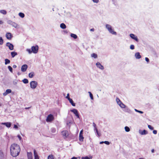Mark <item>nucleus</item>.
Masks as SVG:
<instances>
[{
	"mask_svg": "<svg viewBox=\"0 0 159 159\" xmlns=\"http://www.w3.org/2000/svg\"><path fill=\"white\" fill-rule=\"evenodd\" d=\"M20 146L15 143L12 144L10 147L11 155L15 157L18 156L20 152Z\"/></svg>",
	"mask_w": 159,
	"mask_h": 159,
	"instance_id": "1",
	"label": "nucleus"
},
{
	"mask_svg": "<svg viewBox=\"0 0 159 159\" xmlns=\"http://www.w3.org/2000/svg\"><path fill=\"white\" fill-rule=\"evenodd\" d=\"M106 26V28L110 33L114 35L116 34H117L116 32L114 31L113 29L112 28L111 26L110 25L107 24Z\"/></svg>",
	"mask_w": 159,
	"mask_h": 159,
	"instance_id": "2",
	"label": "nucleus"
},
{
	"mask_svg": "<svg viewBox=\"0 0 159 159\" xmlns=\"http://www.w3.org/2000/svg\"><path fill=\"white\" fill-rule=\"evenodd\" d=\"M31 50L33 53H37L38 51L39 47L37 45L35 46H33L31 47Z\"/></svg>",
	"mask_w": 159,
	"mask_h": 159,
	"instance_id": "3",
	"label": "nucleus"
},
{
	"mask_svg": "<svg viewBox=\"0 0 159 159\" xmlns=\"http://www.w3.org/2000/svg\"><path fill=\"white\" fill-rule=\"evenodd\" d=\"M37 85V83L35 81H32L30 83V87L33 89H35Z\"/></svg>",
	"mask_w": 159,
	"mask_h": 159,
	"instance_id": "4",
	"label": "nucleus"
},
{
	"mask_svg": "<svg viewBox=\"0 0 159 159\" xmlns=\"http://www.w3.org/2000/svg\"><path fill=\"white\" fill-rule=\"evenodd\" d=\"M61 134L63 136L64 139H66L69 135V133L68 131L64 130L61 132Z\"/></svg>",
	"mask_w": 159,
	"mask_h": 159,
	"instance_id": "5",
	"label": "nucleus"
},
{
	"mask_svg": "<svg viewBox=\"0 0 159 159\" xmlns=\"http://www.w3.org/2000/svg\"><path fill=\"white\" fill-rule=\"evenodd\" d=\"M54 119L53 116L50 114L49 115L46 119V121L47 122H50L52 121Z\"/></svg>",
	"mask_w": 159,
	"mask_h": 159,
	"instance_id": "6",
	"label": "nucleus"
},
{
	"mask_svg": "<svg viewBox=\"0 0 159 159\" xmlns=\"http://www.w3.org/2000/svg\"><path fill=\"white\" fill-rule=\"evenodd\" d=\"M116 102L122 108H125V106L123 103L121 102L120 100H116Z\"/></svg>",
	"mask_w": 159,
	"mask_h": 159,
	"instance_id": "7",
	"label": "nucleus"
},
{
	"mask_svg": "<svg viewBox=\"0 0 159 159\" xmlns=\"http://www.w3.org/2000/svg\"><path fill=\"white\" fill-rule=\"evenodd\" d=\"M6 46L8 47L10 50H12L13 49L14 46L11 43L9 42L7 43L6 44Z\"/></svg>",
	"mask_w": 159,
	"mask_h": 159,
	"instance_id": "8",
	"label": "nucleus"
},
{
	"mask_svg": "<svg viewBox=\"0 0 159 159\" xmlns=\"http://www.w3.org/2000/svg\"><path fill=\"white\" fill-rule=\"evenodd\" d=\"M6 38L8 40H10L13 37L12 34L10 33H7L6 35Z\"/></svg>",
	"mask_w": 159,
	"mask_h": 159,
	"instance_id": "9",
	"label": "nucleus"
},
{
	"mask_svg": "<svg viewBox=\"0 0 159 159\" xmlns=\"http://www.w3.org/2000/svg\"><path fill=\"white\" fill-rule=\"evenodd\" d=\"M28 68V66L26 64L22 65L21 67V70L22 72H25L26 71Z\"/></svg>",
	"mask_w": 159,
	"mask_h": 159,
	"instance_id": "10",
	"label": "nucleus"
},
{
	"mask_svg": "<svg viewBox=\"0 0 159 159\" xmlns=\"http://www.w3.org/2000/svg\"><path fill=\"white\" fill-rule=\"evenodd\" d=\"M130 37L132 39H134V40H135L137 42H138L139 41V39H138L137 37V36H135L134 34H130Z\"/></svg>",
	"mask_w": 159,
	"mask_h": 159,
	"instance_id": "11",
	"label": "nucleus"
},
{
	"mask_svg": "<svg viewBox=\"0 0 159 159\" xmlns=\"http://www.w3.org/2000/svg\"><path fill=\"white\" fill-rule=\"evenodd\" d=\"M139 133L141 135H145L148 133L147 131L145 130H143V131L139 130Z\"/></svg>",
	"mask_w": 159,
	"mask_h": 159,
	"instance_id": "12",
	"label": "nucleus"
},
{
	"mask_svg": "<svg viewBox=\"0 0 159 159\" xmlns=\"http://www.w3.org/2000/svg\"><path fill=\"white\" fill-rule=\"evenodd\" d=\"M96 65L97 67L102 70L104 69L103 66L99 62H97L96 64Z\"/></svg>",
	"mask_w": 159,
	"mask_h": 159,
	"instance_id": "13",
	"label": "nucleus"
},
{
	"mask_svg": "<svg viewBox=\"0 0 159 159\" xmlns=\"http://www.w3.org/2000/svg\"><path fill=\"white\" fill-rule=\"evenodd\" d=\"M2 125H6L7 127L9 128L11 127V123L10 122H5L2 124Z\"/></svg>",
	"mask_w": 159,
	"mask_h": 159,
	"instance_id": "14",
	"label": "nucleus"
},
{
	"mask_svg": "<svg viewBox=\"0 0 159 159\" xmlns=\"http://www.w3.org/2000/svg\"><path fill=\"white\" fill-rule=\"evenodd\" d=\"M34 159H39V157L38 156L37 153L35 150H34Z\"/></svg>",
	"mask_w": 159,
	"mask_h": 159,
	"instance_id": "15",
	"label": "nucleus"
},
{
	"mask_svg": "<svg viewBox=\"0 0 159 159\" xmlns=\"http://www.w3.org/2000/svg\"><path fill=\"white\" fill-rule=\"evenodd\" d=\"M11 92V90L10 89H7L6 90L5 92L3 93V95L4 96L6 95L7 94Z\"/></svg>",
	"mask_w": 159,
	"mask_h": 159,
	"instance_id": "16",
	"label": "nucleus"
},
{
	"mask_svg": "<svg viewBox=\"0 0 159 159\" xmlns=\"http://www.w3.org/2000/svg\"><path fill=\"white\" fill-rule=\"evenodd\" d=\"M135 57L137 59H140L141 57V56L140 54V53L139 52L136 53L135 54Z\"/></svg>",
	"mask_w": 159,
	"mask_h": 159,
	"instance_id": "17",
	"label": "nucleus"
},
{
	"mask_svg": "<svg viewBox=\"0 0 159 159\" xmlns=\"http://www.w3.org/2000/svg\"><path fill=\"white\" fill-rule=\"evenodd\" d=\"M84 137L83 134H79V140L80 141L82 142L83 141Z\"/></svg>",
	"mask_w": 159,
	"mask_h": 159,
	"instance_id": "18",
	"label": "nucleus"
},
{
	"mask_svg": "<svg viewBox=\"0 0 159 159\" xmlns=\"http://www.w3.org/2000/svg\"><path fill=\"white\" fill-rule=\"evenodd\" d=\"M11 55L12 57H14L16 56L17 55V53L16 52H11Z\"/></svg>",
	"mask_w": 159,
	"mask_h": 159,
	"instance_id": "19",
	"label": "nucleus"
},
{
	"mask_svg": "<svg viewBox=\"0 0 159 159\" xmlns=\"http://www.w3.org/2000/svg\"><path fill=\"white\" fill-rule=\"evenodd\" d=\"M60 27L62 29H65L66 28V25L64 23H61L60 24Z\"/></svg>",
	"mask_w": 159,
	"mask_h": 159,
	"instance_id": "20",
	"label": "nucleus"
},
{
	"mask_svg": "<svg viewBox=\"0 0 159 159\" xmlns=\"http://www.w3.org/2000/svg\"><path fill=\"white\" fill-rule=\"evenodd\" d=\"M11 24L15 28L17 27L18 26V25L14 22H11Z\"/></svg>",
	"mask_w": 159,
	"mask_h": 159,
	"instance_id": "21",
	"label": "nucleus"
},
{
	"mask_svg": "<svg viewBox=\"0 0 159 159\" xmlns=\"http://www.w3.org/2000/svg\"><path fill=\"white\" fill-rule=\"evenodd\" d=\"M5 65H7V64H9L10 62V60L7 59H5Z\"/></svg>",
	"mask_w": 159,
	"mask_h": 159,
	"instance_id": "22",
	"label": "nucleus"
},
{
	"mask_svg": "<svg viewBox=\"0 0 159 159\" xmlns=\"http://www.w3.org/2000/svg\"><path fill=\"white\" fill-rule=\"evenodd\" d=\"M70 36L75 39H76L77 38V36L76 35L74 34H71Z\"/></svg>",
	"mask_w": 159,
	"mask_h": 159,
	"instance_id": "23",
	"label": "nucleus"
},
{
	"mask_svg": "<svg viewBox=\"0 0 159 159\" xmlns=\"http://www.w3.org/2000/svg\"><path fill=\"white\" fill-rule=\"evenodd\" d=\"M34 75V72H31L29 74V76L30 78H32Z\"/></svg>",
	"mask_w": 159,
	"mask_h": 159,
	"instance_id": "24",
	"label": "nucleus"
},
{
	"mask_svg": "<svg viewBox=\"0 0 159 159\" xmlns=\"http://www.w3.org/2000/svg\"><path fill=\"white\" fill-rule=\"evenodd\" d=\"M4 157V154L3 152L1 151H0V158L2 159Z\"/></svg>",
	"mask_w": 159,
	"mask_h": 159,
	"instance_id": "25",
	"label": "nucleus"
},
{
	"mask_svg": "<svg viewBox=\"0 0 159 159\" xmlns=\"http://www.w3.org/2000/svg\"><path fill=\"white\" fill-rule=\"evenodd\" d=\"M91 57L95 58H96L98 56L96 54L93 53L91 54Z\"/></svg>",
	"mask_w": 159,
	"mask_h": 159,
	"instance_id": "26",
	"label": "nucleus"
},
{
	"mask_svg": "<svg viewBox=\"0 0 159 159\" xmlns=\"http://www.w3.org/2000/svg\"><path fill=\"white\" fill-rule=\"evenodd\" d=\"M22 82L25 84H27L29 82L28 80L26 79H24L22 80Z\"/></svg>",
	"mask_w": 159,
	"mask_h": 159,
	"instance_id": "27",
	"label": "nucleus"
},
{
	"mask_svg": "<svg viewBox=\"0 0 159 159\" xmlns=\"http://www.w3.org/2000/svg\"><path fill=\"white\" fill-rule=\"evenodd\" d=\"M19 15L20 16L21 18H23L25 16V15L23 13L20 12L19 14Z\"/></svg>",
	"mask_w": 159,
	"mask_h": 159,
	"instance_id": "28",
	"label": "nucleus"
},
{
	"mask_svg": "<svg viewBox=\"0 0 159 159\" xmlns=\"http://www.w3.org/2000/svg\"><path fill=\"white\" fill-rule=\"evenodd\" d=\"M48 159H54L53 156L52 155H50L48 156Z\"/></svg>",
	"mask_w": 159,
	"mask_h": 159,
	"instance_id": "29",
	"label": "nucleus"
},
{
	"mask_svg": "<svg viewBox=\"0 0 159 159\" xmlns=\"http://www.w3.org/2000/svg\"><path fill=\"white\" fill-rule=\"evenodd\" d=\"M71 104L73 106H75V103H74L73 101V100H69Z\"/></svg>",
	"mask_w": 159,
	"mask_h": 159,
	"instance_id": "30",
	"label": "nucleus"
},
{
	"mask_svg": "<svg viewBox=\"0 0 159 159\" xmlns=\"http://www.w3.org/2000/svg\"><path fill=\"white\" fill-rule=\"evenodd\" d=\"M0 12L4 15L6 14L7 13V11L5 10H1L0 11Z\"/></svg>",
	"mask_w": 159,
	"mask_h": 159,
	"instance_id": "31",
	"label": "nucleus"
},
{
	"mask_svg": "<svg viewBox=\"0 0 159 159\" xmlns=\"http://www.w3.org/2000/svg\"><path fill=\"white\" fill-rule=\"evenodd\" d=\"M71 111L73 112L74 114H77V113H78V111L77 110L75 109H74L72 110H71Z\"/></svg>",
	"mask_w": 159,
	"mask_h": 159,
	"instance_id": "32",
	"label": "nucleus"
},
{
	"mask_svg": "<svg viewBox=\"0 0 159 159\" xmlns=\"http://www.w3.org/2000/svg\"><path fill=\"white\" fill-rule=\"evenodd\" d=\"M126 131L128 132L130 131L129 128L128 126H125V128Z\"/></svg>",
	"mask_w": 159,
	"mask_h": 159,
	"instance_id": "33",
	"label": "nucleus"
},
{
	"mask_svg": "<svg viewBox=\"0 0 159 159\" xmlns=\"http://www.w3.org/2000/svg\"><path fill=\"white\" fill-rule=\"evenodd\" d=\"M88 93H89V96L90 98L91 99H93V94H92L90 92H89Z\"/></svg>",
	"mask_w": 159,
	"mask_h": 159,
	"instance_id": "34",
	"label": "nucleus"
},
{
	"mask_svg": "<svg viewBox=\"0 0 159 159\" xmlns=\"http://www.w3.org/2000/svg\"><path fill=\"white\" fill-rule=\"evenodd\" d=\"M95 130L96 131V133H97L98 136H99V137L101 136V134L100 133H99L98 132L97 129H96Z\"/></svg>",
	"mask_w": 159,
	"mask_h": 159,
	"instance_id": "35",
	"label": "nucleus"
},
{
	"mask_svg": "<svg viewBox=\"0 0 159 159\" xmlns=\"http://www.w3.org/2000/svg\"><path fill=\"white\" fill-rule=\"evenodd\" d=\"M3 43V40L2 37H0V45H2Z\"/></svg>",
	"mask_w": 159,
	"mask_h": 159,
	"instance_id": "36",
	"label": "nucleus"
},
{
	"mask_svg": "<svg viewBox=\"0 0 159 159\" xmlns=\"http://www.w3.org/2000/svg\"><path fill=\"white\" fill-rule=\"evenodd\" d=\"M8 68L10 72H12V69L11 66H8Z\"/></svg>",
	"mask_w": 159,
	"mask_h": 159,
	"instance_id": "37",
	"label": "nucleus"
},
{
	"mask_svg": "<svg viewBox=\"0 0 159 159\" xmlns=\"http://www.w3.org/2000/svg\"><path fill=\"white\" fill-rule=\"evenodd\" d=\"M134 110L137 112H139L141 114H143V112L141 111H139L137 110V109H135Z\"/></svg>",
	"mask_w": 159,
	"mask_h": 159,
	"instance_id": "38",
	"label": "nucleus"
},
{
	"mask_svg": "<svg viewBox=\"0 0 159 159\" xmlns=\"http://www.w3.org/2000/svg\"><path fill=\"white\" fill-rule=\"evenodd\" d=\"M26 51L29 53H31L32 52V50H30V49H27Z\"/></svg>",
	"mask_w": 159,
	"mask_h": 159,
	"instance_id": "39",
	"label": "nucleus"
},
{
	"mask_svg": "<svg viewBox=\"0 0 159 159\" xmlns=\"http://www.w3.org/2000/svg\"><path fill=\"white\" fill-rule=\"evenodd\" d=\"M148 127L151 130H152L153 129V128L150 125H148Z\"/></svg>",
	"mask_w": 159,
	"mask_h": 159,
	"instance_id": "40",
	"label": "nucleus"
},
{
	"mask_svg": "<svg viewBox=\"0 0 159 159\" xmlns=\"http://www.w3.org/2000/svg\"><path fill=\"white\" fill-rule=\"evenodd\" d=\"M130 49L133 50L134 48V46L133 45H131L130 47Z\"/></svg>",
	"mask_w": 159,
	"mask_h": 159,
	"instance_id": "41",
	"label": "nucleus"
},
{
	"mask_svg": "<svg viewBox=\"0 0 159 159\" xmlns=\"http://www.w3.org/2000/svg\"><path fill=\"white\" fill-rule=\"evenodd\" d=\"M56 131V130L55 129L52 128L51 129V132L53 133H54Z\"/></svg>",
	"mask_w": 159,
	"mask_h": 159,
	"instance_id": "42",
	"label": "nucleus"
},
{
	"mask_svg": "<svg viewBox=\"0 0 159 159\" xmlns=\"http://www.w3.org/2000/svg\"><path fill=\"white\" fill-rule=\"evenodd\" d=\"M81 159H92L91 158H89V157H88L87 156L84 157H82L81 158Z\"/></svg>",
	"mask_w": 159,
	"mask_h": 159,
	"instance_id": "43",
	"label": "nucleus"
},
{
	"mask_svg": "<svg viewBox=\"0 0 159 159\" xmlns=\"http://www.w3.org/2000/svg\"><path fill=\"white\" fill-rule=\"evenodd\" d=\"M66 98H67L68 99H72L70 98L69 93L67 94V96L66 97Z\"/></svg>",
	"mask_w": 159,
	"mask_h": 159,
	"instance_id": "44",
	"label": "nucleus"
},
{
	"mask_svg": "<svg viewBox=\"0 0 159 159\" xmlns=\"http://www.w3.org/2000/svg\"><path fill=\"white\" fill-rule=\"evenodd\" d=\"M93 125L94 128V130L96 129H97V128H96V124L94 123H93Z\"/></svg>",
	"mask_w": 159,
	"mask_h": 159,
	"instance_id": "45",
	"label": "nucleus"
},
{
	"mask_svg": "<svg viewBox=\"0 0 159 159\" xmlns=\"http://www.w3.org/2000/svg\"><path fill=\"white\" fill-rule=\"evenodd\" d=\"M104 143L107 145H109L110 144L109 142L107 141H105L104 142Z\"/></svg>",
	"mask_w": 159,
	"mask_h": 159,
	"instance_id": "46",
	"label": "nucleus"
},
{
	"mask_svg": "<svg viewBox=\"0 0 159 159\" xmlns=\"http://www.w3.org/2000/svg\"><path fill=\"white\" fill-rule=\"evenodd\" d=\"M145 60L147 62H149V59L148 57H145Z\"/></svg>",
	"mask_w": 159,
	"mask_h": 159,
	"instance_id": "47",
	"label": "nucleus"
},
{
	"mask_svg": "<svg viewBox=\"0 0 159 159\" xmlns=\"http://www.w3.org/2000/svg\"><path fill=\"white\" fill-rule=\"evenodd\" d=\"M93 2L95 3H98L99 2V0H93Z\"/></svg>",
	"mask_w": 159,
	"mask_h": 159,
	"instance_id": "48",
	"label": "nucleus"
},
{
	"mask_svg": "<svg viewBox=\"0 0 159 159\" xmlns=\"http://www.w3.org/2000/svg\"><path fill=\"white\" fill-rule=\"evenodd\" d=\"M126 112H128L129 113H130L131 112V111L130 110H129V109H127V110H126Z\"/></svg>",
	"mask_w": 159,
	"mask_h": 159,
	"instance_id": "49",
	"label": "nucleus"
},
{
	"mask_svg": "<svg viewBox=\"0 0 159 159\" xmlns=\"http://www.w3.org/2000/svg\"><path fill=\"white\" fill-rule=\"evenodd\" d=\"M153 133L154 134H157V130H154L153 131Z\"/></svg>",
	"mask_w": 159,
	"mask_h": 159,
	"instance_id": "50",
	"label": "nucleus"
},
{
	"mask_svg": "<svg viewBox=\"0 0 159 159\" xmlns=\"http://www.w3.org/2000/svg\"><path fill=\"white\" fill-rule=\"evenodd\" d=\"M17 137L20 140H21V137L19 135H18L17 136Z\"/></svg>",
	"mask_w": 159,
	"mask_h": 159,
	"instance_id": "51",
	"label": "nucleus"
},
{
	"mask_svg": "<svg viewBox=\"0 0 159 159\" xmlns=\"http://www.w3.org/2000/svg\"><path fill=\"white\" fill-rule=\"evenodd\" d=\"M83 129H82V130H81L80 133L79 134H83Z\"/></svg>",
	"mask_w": 159,
	"mask_h": 159,
	"instance_id": "52",
	"label": "nucleus"
},
{
	"mask_svg": "<svg viewBox=\"0 0 159 159\" xmlns=\"http://www.w3.org/2000/svg\"><path fill=\"white\" fill-rule=\"evenodd\" d=\"M14 128L15 129H18V127L16 125H14Z\"/></svg>",
	"mask_w": 159,
	"mask_h": 159,
	"instance_id": "53",
	"label": "nucleus"
},
{
	"mask_svg": "<svg viewBox=\"0 0 159 159\" xmlns=\"http://www.w3.org/2000/svg\"><path fill=\"white\" fill-rule=\"evenodd\" d=\"M75 115L78 118H79V114L78 113V112L77 113V114H75Z\"/></svg>",
	"mask_w": 159,
	"mask_h": 159,
	"instance_id": "54",
	"label": "nucleus"
},
{
	"mask_svg": "<svg viewBox=\"0 0 159 159\" xmlns=\"http://www.w3.org/2000/svg\"><path fill=\"white\" fill-rule=\"evenodd\" d=\"M75 115L78 118H79V114L78 113V112L77 113V114H75Z\"/></svg>",
	"mask_w": 159,
	"mask_h": 159,
	"instance_id": "55",
	"label": "nucleus"
},
{
	"mask_svg": "<svg viewBox=\"0 0 159 159\" xmlns=\"http://www.w3.org/2000/svg\"><path fill=\"white\" fill-rule=\"evenodd\" d=\"M94 29L93 28L91 29L90 30V31H94Z\"/></svg>",
	"mask_w": 159,
	"mask_h": 159,
	"instance_id": "56",
	"label": "nucleus"
},
{
	"mask_svg": "<svg viewBox=\"0 0 159 159\" xmlns=\"http://www.w3.org/2000/svg\"><path fill=\"white\" fill-rule=\"evenodd\" d=\"M13 68H16V65H14L13 66Z\"/></svg>",
	"mask_w": 159,
	"mask_h": 159,
	"instance_id": "57",
	"label": "nucleus"
},
{
	"mask_svg": "<svg viewBox=\"0 0 159 159\" xmlns=\"http://www.w3.org/2000/svg\"><path fill=\"white\" fill-rule=\"evenodd\" d=\"M151 152L152 153H153L154 152V149H152L151 150Z\"/></svg>",
	"mask_w": 159,
	"mask_h": 159,
	"instance_id": "58",
	"label": "nucleus"
},
{
	"mask_svg": "<svg viewBox=\"0 0 159 159\" xmlns=\"http://www.w3.org/2000/svg\"><path fill=\"white\" fill-rule=\"evenodd\" d=\"M77 158L75 157H73L71 159H76Z\"/></svg>",
	"mask_w": 159,
	"mask_h": 159,
	"instance_id": "59",
	"label": "nucleus"
},
{
	"mask_svg": "<svg viewBox=\"0 0 159 159\" xmlns=\"http://www.w3.org/2000/svg\"><path fill=\"white\" fill-rule=\"evenodd\" d=\"M30 107H25V109H29L30 108Z\"/></svg>",
	"mask_w": 159,
	"mask_h": 159,
	"instance_id": "60",
	"label": "nucleus"
},
{
	"mask_svg": "<svg viewBox=\"0 0 159 159\" xmlns=\"http://www.w3.org/2000/svg\"><path fill=\"white\" fill-rule=\"evenodd\" d=\"M2 23V21L0 20V24H1Z\"/></svg>",
	"mask_w": 159,
	"mask_h": 159,
	"instance_id": "61",
	"label": "nucleus"
},
{
	"mask_svg": "<svg viewBox=\"0 0 159 159\" xmlns=\"http://www.w3.org/2000/svg\"><path fill=\"white\" fill-rule=\"evenodd\" d=\"M28 159H32V157H29Z\"/></svg>",
	"mask_w": 159,
	"mask_h": 159,
	"instance_id": "62",
	"label": "nucleus"
},
{
	"mask_svg": "<svg viewBox=\"0 0 159 159\" xmlns=\"http://www.w3.org/2000/svg\"><path fill=\"white\" fill-rule=\"evenodd\" d=\"M104 142H103V141L101 142H100V144H102V143H104Z\"/></svg>",
	"mask_w": 159,
	"mask_h": 159,
	"instance_id": "63",
	"label": "nucleus"
},
{
	"mask_svg": "<svg viewBox=\"0 0 159 159\" xmlns=\"http://www.w3.org/2000/svg\"><path fill=\"white\" fill-rule=\"evenodd\" d=\"M116 100H117V99H119L118 98H117L116 99Z\"/></svg>",
	"mask_w": 159,
	"mask_h": 159,
	"instance_id": "64",
	"label": "nucleus"
}]
</instances>
